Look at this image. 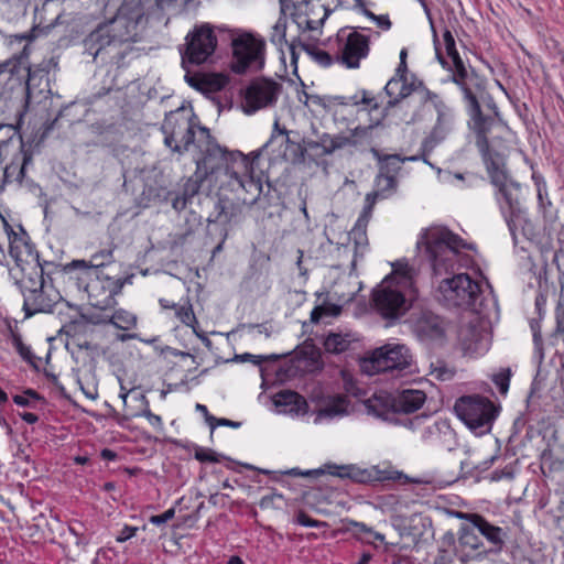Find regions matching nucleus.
<instances>
[{"mask_svg":"<svg viewBox=\"0 0 564 564\" xmlns=\"http://www.w3.org/2000/svg\"><path fill=\"white\" fill-rule=\"evenodd\" d=\"M164 144L172 151L183 153L195 145L203 156L197 161L194 175L177 184L166 194L176 212L184 210L199 193L204 180L226 184L231 191L242 189L257 199L262 193L261 177L254 176L253 161L240 151H228L216 143L209 129L196 124L183 109L171 111L162 123Z\"/></svg>","mask_w":564,"mask_h":564,"instance_id":"obj_1","label":"nucleus"},{"mask_svg":"<svg viewBox=\"0 0 564 564\" xmlns=\"http://www.w3.org/2000/svg\"><path fill=\"white\" fill-rule=\"evenodd\" d=\"M17 42L25 41L21 50V62H25V73L22 75L20 93L24 96L23 110L19 112L18 126L24 124L36 128L50 129L52 115L50 108L52 105L51 89L48 85V69L42 64L31 65L30 55L32 52L31 42L34 39L33 33L15 34L12 36Z\"/></svg>","mask_w":564,"mask_h":564,"instance_id":"obj_2","label":"nucleus"},{"mask_svg":"<svg viewBox=\"0 0 564 564\" xmlns=\"http://www.w3.org/2000/svg\"><path fill=\"white\" fill-rule=\"evenodd\" d=\"M467 110L470 117L468 126L476 134V145L481 154L491 182L498 187L505 202L513 212L518 205V198L517 195H514V193L518 192V186L508 181L506 156L491 149L489 143V134L491 131L502 128L498 112L495 110L494 115H485L480 104L476 105V107H468Z\"/></svg>","mask_w":564,"mask_h":564,"instance_id":"obj_3","label":"nucleus"},{"mask_svg":"<svg viewBox=\"0 0 564 564\" xmlns=\"http://www.w3.org/2000/svg\"><path fill=\"white\" fill-rule=\"evenodd\" d=\"M143 18L140 1L124 0L112 19L100 23L86 36L84 45L87 53L97 58L123 43L137 42Z\"/></svg>","mask_w":564,"mask_h":564,"instance_id":"obj_4","label":"nucleus"},{"mask_svg":"<svg viewBox=\"0 0 564 564\" xmlns=\"http://www.w3.org/2000/svg\"><path fill=\"white\" fill-rule=\"evenodd\" d=\"M414 293V269L397 262L391 275L373 290V308L382 318L394 322L409 311Z\"/></svg>","mask_w":564,"mask_h":564,"instance_id":"obj_5","label":"nucleus"},{"mask_svg":"<svg viewBox=\"0 0 564 564\" xmlns=\"http://www.w3.org/2000/svg\"><path fill=\"white\" fill-rule=\"evenodd\" d=\"M416 248L423 252L436 274L454 271L456 265H467L469 258L460 253L462 249H474L458 235L443 226H432L422 231Z\"/></svg>","mask_w":564,"mask_h":564,"instance_id":"obj_6","label":"nucleus"},{"mask_svg":"<svg viewBox=\"0 0 564 564\" xmlns=\"http://www.w3.org/2000/svg\"><path fill=\"white\" fill-rule=\"evenodd\" d=\"M433 42L435 47L436 58L443 67L452 70V80L459 86L464 94V99L467 102V108L479 105L480 101L487 96L486 80L479 76L473 68H467L460 58L457 50L456 42L452 32L446 29L443 33V42L447 56L452 59V66L443 56L440 48V41L436 30L432 25Z\"/></svg>","mask_w":564,"mask_h":564,"instance_id":"obj_7","label":"nucleus"},{"mask_svg":"<svg viewBox=\"0 0 564 564\" xmlns=\"http://www.w3.org/2000/svg\"><path fill=\"white\" fill-rule=\"evenodd\" d=\"M57 270L47 268V270H42V272L15 278V283L23 296L22 308L25 317L40 313H52L58 304L62 296L53 285L51 278Z\"/></svg>","mask_w":564,"mask_h":564,"instance_id":"obj_8","label":"nucleus"},{"mask_svg":"<svg viewBox=\"0 0 564 564\" xmlns=\"http://www.w3.org/2000/svg\"><path fill=\"white\" fill-rule=\"evenodd\" d=\"M78 290L83 291L94 311H104L116 306V297L122 293L124 285L131 284L133 275L113 276L97 274L94 271H78L69 274Z\"/></svg>","mask_w":564,"mask_h":564,"instance_id":"obj_9","label":"nucleus"},{"mask_svg":"<svg viewBox=\"0 0 564 564\" xmlns=\"http://www.w3.org/2000/svg\"><path fill=\"white\" fill-rule=\"evenodd\" d=\"M264 148L274 159L293 164L311 163L315 161L314 151L317 149V142L302 137L299 131L282 128L276 119Z\"/></svg>","mask_w":564,"mask_h":564,"instance_id":"obj_10","label":"nucleus"},{"mask_svg":"<svg viewBox=\"0 0 564 564\" xmlns=\"http://www.w3.org/2000/svg\"><path fill=\"white\" fill-rule=\"evenodd\" d=\"M0 224L7 236L9 245V254L14 260L20 276L30 275V273L42 272L47 268L61 269L62 264L51 261H41L35 245L31 242L26 231L19 227V232L0 215Z\"/></svg>","mask_w":564,"mask_h":564,"instance_id":"obj_11","label":"nucleus"},{"mask_svg":"<svg viewBox=\"0 0 564 564\" xmlns=\"http://www.w3.org/2000/svg\"><path fill=\"white\" fill-rule=\"evenodd\" d=\"M411 364L412 355L405 345L386 344L376 348L370 356L362 358L360 368L364 373L373 376L379 372L402 371Z\"/></svg>","mask_w":564,"mask_h":564,"instance_id":"obj_12","label":"nucleus"},{"mask_svg":"<svg viewBox=\"0 0 564 564\" xmlns=\"http://www.w3.org/2000/svg\"><path fill=\"white\" fill-rule=\"evenodd\" d=\"M437 300L448 307H474L481 290L477 281L467 273H459L441 281L437 289Z\"/></svg>","mask_w":564,"mask_h":564,"instance_id":"obj_13","label":"nucleus"},{"mask_svg":"<svg viewBox=\"0 0 564 564\" xmlns=\"http://www.w3.org/2000/svg\"><path fill=\"white\" fill-rule=\"evenodd\" d=\"M457 416L471 430L489 431L498 408L487 398L475 394L457 399L454 405Z\"/></svg>","mask_w":564,"mask_h":564,"instance_id":"obj_14","label":"nucleus"},{"mask_svg":"<svg viewBox=\"0 0 564 564\" xmlns=\"http://www.w3.org/2000/svg\"><path fill=\"white\" fill-rule=\"evenodd\" d=\"M281 15L272 26L270 33V41L275 46L282 48L283 45L288 44L286 41V28L288 20L286 15L290 14L293 22L300 30L314 31L317 29L316 21L310 17V2L302 1L299 3H291L289 0H280Z\"/></svg>","mask_w":564,"mask_h":564,"instance_id":"obj_15","label":"nucleus"},{"mask_svg":"<svg viewBox=\"0 0 564 564\" xmlns=\"http://www.w3.org/2000/svg\"><path fill=\"white\" fill-rule=\"evenodd\" d=\"M217 36L208 23L196 25L187 35L185 50L182 52V64L200 65L215 53Z\"/></svg>","mask_w":564,"mask_h":564,"instance_id":"obj_16","label":"nucleus"},{"mask_svg":"<svg viewBox=\"0 0 564 564\" xmlns=\"http://www.w3.org/2000/svg\"><path fill=\"white\" fill-rule=\"evenodd\" d=\"M412 333L422 343H444L447 333V322L441 315L427 308H415L408 318Z\"/></svg>","mask_w":564,"mask_h":564,"instance_id":"obj_17","label":"nucleus"},{"mask_svg":"<svg viewBox=\"0 0 564 564\" xmlns=\"http://www.w3.org/2000/svg\"><path fill=\"white\" fill-rule=\"evenodd\" d=\"M232 66L237 74L245 73L252 65H262L264 56V40L252 33L243 32L232 39Z\"/></svg>","mask_w":564,"mask_h":564,"instance_id":"obj_18","label":"nucleus"},{"mask_svg":"<svg viewBox=\"0 0 564 564\" xmlns=\"http://www.w3.org/2000/svg\"><path fill=\"white\" fill-rule=\"evenodd\" d=\"M425 102L426 97L423 91V83L416 79L409 82L408 78H404L399 87L395 99H390L388 106L404 112L402 120L409 124L420 117L421 109Z\"/></svg>","mask_w":564,"mask_h":564,"instance_id":"obj_19","label":"nucleus"},{"mask_svg":"<svg viewBox=\"0 0 564 564\" xmlns=\"http://www.w3.org/2000/svg\"><path fill=\"white\" fill-rule=\"evenodd\" d=\"M281 86L272 79H254L245 89L241 108L245 113L252 115L260 109L273 106Z\"/></svg>","mask_w":564,"mask_h":564,"instance_id":"obj_20","label":"nucleus"},{"mask_svg":"<svg viewBox=\"0 0 564 564\" xmlns=\"http://www.w3.org/2000/svg\"><path fill=\"white\" fill-rule=\"evenodd\" d=\"M371 100L367 97V93L364 91L361 100H358L357 96L351 97L349 101H345L344 97H319V106L325 111L323 115L325 122L333 121L335 124L348 126L355 120L359 111V104H369Z\"/></svg>","mask_w":564,"mask_h":564,"instance_id":"obj_21","label":"nucleus"},{"mask_svg":"<svg viewBox=\"0 0 564 564\" xmlns=\"http://www.w3.org/2000/svg\"><path fill=\"white\" fill-rule=\"evenodd\" d=\"M351 281L349 278L343 276L335 281L332 289L326 292V297L319 304V321L325 317H337L341 314L343 305L355 299L357 290L348 286Z\"/></svg>","mask_w":564,"mask_h":564,"instance_id":"obj_22","label":"nucleus"},{"mask_svg":"<svg viewBox=\"0 0 564 564\" xmlns=\"http://www.w3.org/2000/svg\"><path fill=\"white\" fill-rule=\"evenodd\" d=\"M25 62H21V51L9 59L0 63V100L10 99L20 91Z\"/></svg>","mask_w":564,"mask_h":564,"instance_id":"obj_23","label":"nucleus"},{"mask_svg":"<svg viewBox=\"0 0 564 564\" xmlns=\"http://www.w3.org/2000/svg\"><path fill=\"white\" fill-rule=\"evenodd\" d=\"M94 325H112L115 328L129 332L137 327L138 317L126 308L109 306L104 311H91L84 316Z\"/></svg>","mask_w":564,"mask_h":564,"instance_id":"obj_24","label":"nucleus"},{"mask_svg":"<svg viewBox=\"0 0 564 564\" xmlns=\"http://www.w3.org/2000/svg\"><path fill=\"white\" fill-rule=\"evenodd\" d=\"M119 397L122 399L126 411L131 416H143L153 427L162 426V419L154 414L145 395L138 389L127 390L122 384Z\"/></svg>","mask_w":564,"mask_h":564,"instance_id":"obj_25","label":"nucleus"},{"mask_svg":"<svg viewBox=\"0 0 564 564\" xmlns=\"http://www.w3.org/2000/svg\"><path fill=\"white\" fill-rule=\"evenodd\" d=\"M115 261L111 249H101L90 256L89 260H73L62 265L65 274H75L78 271H94L97 274H108L105 270Z\"/></svg>","mask_w":564,"mask_h":564,"instance_id":"obj_26","label":"nucleus"},{"mask_svg":"<svg viewBox=\"0 0 564 564\" xmlns=\"http://www.w3.org/2000/svg\"><path fill=\"white\" fill-rule=\"evenodd\" d=\"M371 210H369L367 207H365V210L362 215L358 218L355 227L349 232H338L336 235L335 232H329L328 227H325V236L327 238V241L329 245L337 246L338 250L340 247L346 248V240H354L355 242V249L364 248L368 243L367 235H366V227L369 220V214Z\"/></svg>","mask_w":564,"mask_h":564,"instance_id":"obj_27","label":"nucleus"},{"mask_svg":"<svg viewBox=\"0 0 564 564\" xmlns=\"http://www.w3.org/2000/svg\"><path fill=\"white\" fill-rule=\"evenodd\" d=\"M159 305L163 311H173V316L181 325L191 328L194 334L198 335L199 323L189 296L181 297L178 302L161 297Z\"/></svg>","mask_w":564,"mask_h":564,"instance_id":"obj_28","label":"nucleus"},{"mask_svg":"<svg viewBox=\"0 0 564 564\" xmlns=\"http://www.w3.org/2000/svg\"><path fill=\"white\" fill-rule=\"evenodd\" d=\"M372 129L373 126L356 127L348 137L341 134L329 135L325 133L319 138V147L323 148L325 153H330L346 145L361 144L364 141H370Z\"/></svg>","mask_w":564,"mask_h":564,"instance_id":"obj_29","label":"nucleus"},{"mask_svg":"<svg viewBox=\"0 0 564 564\" xmlns=\"http://www.w3.org/2000/svg\"><path fill=\"white\" fill-rule=\"evenodd\" d=\"M323 475L349 478L359 484H370L379 480L375 470L361 469L355 465L324 464L319 467V476Z\"/></svg>","mask_w":564,"mask_h":564,"instance_id":"obj_30","label":"nucleus"},{"mask_svg":"<svg viewBox=\"0 0 564 564\" xmlns=\"http://www.w3.org/2000/svg\"><path fill=\"white\" fill-rule=\"evenodd\" d=\"M368 52V36L358 32H352L347 36L341 53V61L347 67L356 68L359 66L360 59L367 56Z\"/></svg>","mask_w":564,"mask_h":564,"instance_id":"obj_31","label":"nucleus"},{"mask_svg":"<svg viewBox=\"0 0 564 564\" xmlns=\"http://www.w3.org/2000/svg\"><path fill=\"white\" fill-rule=\"evenodd\" d=\"M6 332L3 333L7 341H9L20 358L32 367H36V356L30 345L23 341L22 333L18 326V322L13 319H4Z\"/></svg>","mask_w":564,"mask_h":564,"instance_id":"obj_32","label":"nucleus"},{"mask_svg":"<svg viewBox=\"0 0 564 564\" xmlns=\"http://www.w3.org/2000/svg\"><path fill=\"white\" fill-rule=\"evenodd\" d=\"M364 404L369 414L390 423H399L394 411L393 397L389 394H373Z\"/></svg>","mask_w":564,"mask_h":564,"instance_id":"obj_33","label":"nucleus"},{"mask_svg":"<svg viewBox=\"0 0 564 564\" xmlns=\"http://www.w3.org/2000/svg\"><path fill=\"white\" fill-rule=\"evenodd\" d=\"M292 366L289 369V376H296L305 371H314L317 365V347L314 345L312 339H307L303 347H301L294 359H292Z\"/></svg>","mask_w":564,"mask_h":564,"instance_id":"obj_34","label":"nucleus"},{"mask_svg":"<svg viewBox=\"0 0 564 564\" xmlns=\"http://www.w3.org/2000/svg\"><path fill=\"white\" fill-rule=\"evenodd\" d=\"M395 414H410L420 410L426 400V394L422 390L405 389L393 397Z\"/></svg>","mask_w":564,"mask_h":564,"instance_id":"obj_35","label":"nucleus"},{"mask_svg":"<svg viewBox=\"0 0 564 564\" xmlns=\"http://www.w3.org/2000/svg\"><path fill=\"white\" fill-rule=\"evenodd\" d=\"M240 214L241 207L239 204L228 198H219L208 219L209 221L228 226L232 223H237Z\"/></svg>","mask_w":564,"mask_h":564,"instance_id":"obj_36","label":"nucleus"},{"mask_svg":"<svg viewBox=\"0 0 564 564\" xmlns=\"http://www.w3.org/2000/svg\"><path fill=\"white\" fill-rule=\"evenodd\" d=\"M274 404L284 408V411L303 415L308 410L307 401L300 393L291 390H283L274 395Z\"/></svg>","mask_w":564,"mask_h":564,"instance_id":"obj_37","label":"nucleus"},{"mask_svg":"<svg viewBox=\"0 0 564 564\" xmlns=\"http://www.w3.org/2000/svg\"><path fill=\"white\" fill-rule=\"evenodd\" d=\"M471 519L473 527L494 545L495 551H500L505 544L502 529L489 523L482 516H473Z\"/></svg>","mask_w":564,"mask_h":564,"instance_id":"obj_38","label":"nucleus"},{"mask_svg":"<svg viewBox=\"0 0 564 564\" xmlns=\"http://www.w3.org/2000/svg\"><path fill=\"white\" fill-rule=\"evenodd\" d=\"M377 191L369 193L366 197L367 208L372 209V206L378 197L386 198L392 194L397 188V178L393 174L379 172L376 178Z\"/></svg>","mask_w":564,"mask_h":564,"instance_id":"obj_39","label":"nucleus"},{"mask_svg":"<svg viewBox=\"0 0 564 564\" xmlns=\"http://www.w3.org/2000/svg\"><path fill=\"white\" fill-rule=\"evenodd\" d=\"M348 399L345 395L338 394L329 397L325 400L319 398V420L333 419L347 414Z\"/></svg>","mask_w":564,"mask_h":564,"instance_id":"obj_40","label":"nucleus"},{"mask_svg":"<svg viewBox=\"0 0 564 564\" xmlns=\"http://www.w3.org/2000/svg\"><path fill=\"white\" fill-rule=\"evenodd\" d=\"M352 341H355V338L349 333L330 332L325 336L323 346L326 352L338 355L346 351Z\"/></svg>","mask_w":564,"mask_h":564,"instance_id":"obj_41","label":"nucleus"},{"mask_svg":"<svg viewBox=\"0 0 564 564\" xmlns=\"http://www.w3.org/2000/svg\"><path fill=\"white\" fill-rule=\"evenodd\" d=\"M373 153L378 156L380 161V171L387 174H395L401 169V163L405 160H416V156L401 159L398 154L386 155L381 159L378 154V151L373 150Z\"/></svg>","mask_w":564,"mask_h":564,"instance_id":"obj_42","label":"nucleus"},{"mask_svg":"<svg viewBox=\"0 0 564 564\" xmlns=\"http://www.w3.org/2000/svg\"><path fill=\"white\" fill-rule=\"evenodd\" d=\"M339 498V492L329 491L328 494H324L322 487L319 486V513L333 512L332 507H337L340 505Z\"/></svg>","mask_w":564,"mask_h":564,"instance_id":"obj_43","label":"nucleus"},{"mask_svg":"<svg viewBox=\"0 0 564 564\" xmlns=\"http://www.w3.org/2000/svg\"><path fill=\"white\" fill-rule=\"evenodd\" d=\"M15 173V180L21 182L24 177V166H18L13 163L10 165L1 166L0 165V194L4 191L6 183L10 180V177Z\"/></svg>","mask_w":564,"mask_h":564,"instance_id":"obj_44","label":"nucleus"},{"mask_svg":"<svg viewBox=\"0 0 564 564\" xmlns=\"http://www.w3.org/2000/svg\"><path fill=\"white\" fill-rule=\"evenodd\" d=\"M378 507L383 512L395 513L401 510L402 502L394 495H384L378 498Z\"/></svg>","mask_w":564,"mask_h":564,"instance_id":"obj_45","label":"nucleus"},{"mask_svg":"<svg viewBox=\"0 0 564 564\" xmlns=\"http://www.w3.org/2000/svg\"><path fill=\"white\" fill-rule=\"evenodd\" d=\"M459 544L473 550L479 549L482 543L479 538L474 533L473 529L463 527L458 538Z\"/></svg>","mask_w":564,"mask_h":564,"instance_id":"obj_46","label":"nucleus"},{"mask_svg":"<svg viewBox=\"0 0 564 564\" xmlns=\"http://www.w3.org/2000/svg\"><path fill=\"white\" fill-rule=\"evenodd\" d=\"M350 525L354 528V532L361 539H367V541H370V538H372L381 542L384 540L383 534L375 532L372 528L367 527L365 523L351 521Z\"/></svg>","mask_w":564,"mask_h":564,"instance_id":"obj_47","label":"nucleus"},{"mask_svg":"<svg viewBox=\"0 0 564 564\" xmlns=\"http://www.w3.org/2000/svg\"><path fill=\"white\" fill-rule=\"evenodd\" d=\"M440 432L438 423H431L423 416L420 427L415 432L417 437L422 441H429L433 435Z\"/></svg>","mask_w":564,"mask_h":564,"instance_id":"obj_48","label":"nucleus"},{"mask_svg":"<svg viewBox=\"0 0 564 564\" xmlns=\"http://www.w3.org/2000/svg\"><path fill=\"white\" fill-rule=\"evenodd\" d=\"M431 368H432L431 375L434 376V378L437 379V380H442V381L451 380L454 377V375H455L454 369L448 368L442 361H437L436 364H432Z\"/></svg>","mask_w":564,"mask_h":564,"instance_id":"obj_49","label":"nucleus"},{"mask_svg":"<svg viewBox=\"0 0 564 564\" xmlns=\"http://www.w3.org/2000/svg\"><path fill=\"white\" fill-rule=\"evenodd\" d=\"M511 370L509 368L501 369L498 373L494 375L492 380L498 387L501 394H506L509 389Z\"/></svg>","mask_w":564,"mask_h":564,"instance_id":"obj_50","label":"nucleus"},{"mask_svg":"<svg viewBox=\"0 0 564 564\" xmlns=\"http://www.w3.org/2000/svg\"><path fill=\"white\" fill-rule=\"evenodd\" d=\"M206 421L209 424L212 430L216 429L217 426H227V427H231V429H238L241 425L240 422L231 421V420L225 419V417H216L214 415H207Z\"/></svg>","mask_w":564,"mask_h":564,"instance_id":"obj_51","label":"nucleus"},{"mask_svg":"<svg viewBox=\"0 0 564 564\" xmlns=\"http://www.w3.org/2000/svg\"><path fill=\"white\" fill-rule=\"evenodd\" d=\"M531 329L533 332V341H534L535 349L539 354L540 360H542L544 358V350H543V341H542V335H541V329H540L539 323L531 322Z\"/></svg>","mask_w":564,"mask_h":564,"instance_id":"obj_52","label":"nucleus"},{"mask_svg":"<svg viewBox=\"0 0 564 564\" xmlns=\"http://www.w3.org/2000/svg\"><path fill=\"white\" fill-rule=\"evenodd\" d=\"M30 398L33 399H40L39 393L35 390L28 389L24 391L23 394H15L13 395L12 400L13 402L19 406H29L30 405Z\"/></svg>","mask_w":564,"mask_h":564,"instance_id":"obj_53","label":"nucleus"},{"mask_svg":"<svg viewBox=\"0 0 564 564\" xmlns=\"http://www.w3.org/2000/svg\"><path fill=\"white\" fill-rule=\"evenodd\" d=\"M223 82L219 75L207 74L203 91H216L221 89Z\"/></svg>","mask_w":564,"mask_h":564,"instance_id":"obj_54","label":"nucleus"},{"mask_svg":"<svg viewBox=\"0 0 564 564\" xmlns=\"http://www.w3.org/2000/svg\"><path fill=\"white\" fill-rule=\"evenodd\" d=\"M295 522L303 527H317V520L313 519L307 514L304 508H300L295 514Z\"/></svg>","mask_w":564,"mask_h":564,"instance_id":"obj_55","label":"nucleus"},{"mask_svg":"<svg viewBox=\"0 0 564 564\" xmlns=\"http://www.w3.org/2000/svg\"><path fill=\"white\" fill-rule=\"evenodd\" d=\"M206 75L207 74H202V73H194V74L189 75L187 73L185 78H186V80H187V83L189 84L191 87H193V88H195L197 90L203 91L204 90V84H205Z\"/></svg>","mask_w":564,"mask_h":564,"instance_id":"obj_56","label":"nucleus"},{"mask_svg":"<svg viewBox=\"0 0 564 564\" xmlns=\"http://www.w3.org/2000/svg\"><path fill=\"white\" fill-rule=\"evenodd\" d=\"M137 532H138L137 527L124 524L123 528L120 530L119 534L117 535L116 541L118 543L127 542L128 540L135 536Z\"/></svg>","mask_w":564,"mask_h":564,"instance_id":"obj_57","label":"nucleus"},{"mask_svg":"<svg viewBox=\"0 0 564 564\" xmlns=\"http://www.w3.org/2000/svg\"><path fill=\"white\" fill-rule=\"evenodd\" d=\"M175 516V510L174 508H170L167 510H165L163 513L161 514H155V516H151L150 517V522L152 524H155V525H161L163 523H166L167 521H170L171 519H173Z\"/></svg>","mask_w":564,"mask_h":564,"instance_id":"obj_58","label":"nucleus"},{"mask_svg":"<svg viewBox=\"0 0 564 564\" xmlns=\"http://www.w3.org/2000/svg\"><path fill=\"white\" fill-rule=\"evenodd\" d=\"M403 79L404 78L393 77L387 83L384 90L390 99H395Z\"/></svg>","mask_w":564,"mask_h":564,"instance_id":"obj_59","label":"nucleus"},{"mask_svg":"<svg viewBox=\"0 0 564 564\" xmlns=\"http://www.w3.org/2000/svg\"><path fill=\"white\" fill-rule=\"evenodd\" d=\"M195 458L200 463H217L218 458L216 457L215 452L210 449H199L195 452Z\"/></svg>","mask_w":564,"mask_h":564,"instance_id":"obj_60","label":"nucleus"},{"mask_svg":"<svg viewBox=\"0 0 564 564\" xmlns=\"http://www.w3.org/2000/svg\"><path fill=\"white\" fill-rule=\"evenodd\" d=\"M235 358L242 362H246V361L252 362L256 366H261L264 361L268 360V358L264 356L252 355V354H248V352L242 354V355H237Z\"/></svg>","mask_w":564,"mask_h":564,"instance_id":"obj_61","label":"nucleus"},{"mask_svg":"<svg viewBox=\"0 0 564 564\" xmlns=\"http://www.w3.org/2000/svg\"><path fill=\"white\" fill-rule=\"evenodd\" d=\"M422 420H423V415L422 416H415L413 419H404V420H400L399 419V423L398 424L404 425L409 430H412V431L416 432L417 429L421 425Z\"/></svg>","mask_w":564,"mask_h":564,"instance_id":"obj_62","label":"nucleus"},{"mask_svg":"<svg viewBox=\"0 0 564 564\" xmlns=\"http://www.w3.org/2000/svg\"><path fill=\"white\" fill-rule=\"evenodd\" d=\"M299 100L305 106L310 107V104H317L316 95H308L304 89L299 93Z\"/></svg>","mask_w":564,"mask_h":564,"instance_id":"obj_63","label":"nucleus"},{"mask_svg":"<svg viewBox=\"0 0 564 564\" xmlns=\"http://www.w3.org/2000/svg\"><path fill=\"white\" fill-rule=\"evenodd\" d=\"M451 563H452V558H451L449 553L445 550L440 551V553L435 560V564H451Z\"/></svg>","mask_w":564,"mask_h":564,"instance_id":"obj_64","label":"nucleus"}]
</instances>
